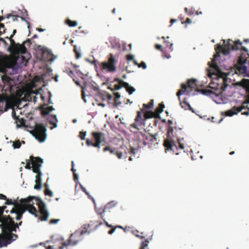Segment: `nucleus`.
<instances>
[{
  "label": "nucleus",
  "mask_w": 249,
  "mask_h": 249,
  "mask_svg": "<svg viewBox=\"0 0 249 249\" xmlns=\"http://www.w3.org/2000/svg\"><path fill=\"white\" fill-rule=\"evenodd\" d=\"M91 135L95 142H93L92 140L87 139L86 142V144L88 146H91L97 148V151L100 152L101 144L106 141L105 134L101 132H92Z\"/></svg>",
  "instance_id": "nucleus-7"
},
{
  "label": "nucleus",
  "mask_w": 249,
  "mask_h": 249,
  "mask_svg": "<svg viewBox=\"0 0 249 249\" xmlns=\"http://www.w3.org/2000/svg\"><path fill=\"white\" fill-rule=\"evenodd\" d=\"M45 190L44 191V194L46 196H52L53 193L52 192L48 189V185L47 183H45Z\"/></svg>",
  "instance_id": "nucleus-37"
},
{
  "label": "nucleus",
  "mask_w": 249,
  "mask_h": 249,
  "mask_svg": "<svg viewBox=\"0 0 249 249\" xmlns=\"http://www.w3.org/2000/svg\"><path fill=\"white\" fill-rule=\"evenodd\" d=\"M122 82H124V81H121L120 83H118V84H115L114 85V89L115 90H119L121 88L124 87V84L122 83Z\"/></svg>",
  "instance_id": "nucleus-45"
},
{
  "label": "nucleus",
  "mask_w": 249,
  "mask_h": 249,
  "mask_svg": "<svg viewBox=\"0 0 249 249\" xmlns=\"http://www.w3.org/2000/svg\"><path fill=\"white\" fill-rule=\"evenodd\" d=\"M145 120L147 119L156 118V114L155 112L152 111H146L143 114Z\"/></svg>",
  "instance_id": "nucleus-28"
},
{
  "label": "nucleus",
  "mask_w": 249,
  "mask_h": 249,
  "mask_svg": "<svg viewBox=\"0 0 249 249\" xmlns=\"http://www.w3.org/2000/svg\"><path fill=\"white\" fill-rule=\"evenodd\" d=\"M135 151H136L135 148L132 147H130V153L134 154L135 153Z\"/></svg>",
  "instance_id": "nucleus-61"
},
{
  "label": "nucleus",
  "mask_w": 249,
  "mask_h": 249,
  "mask_svg": "<svg viewBox=\"0 0 249 249\" xmlns=\"http://www.w3.org/2000/svg\"><path fill=\"white\" fill-rule=\"evenodd\" d=\"M12 116L16 121L19 123V124H18V126H24L25 121L23 118H19L18 117H16V113L14 111L12 112Z\"/></svg>",
  "instance_id": "nucleus-25"
},
{
  "label": "nucleus",
  "mask_w": 249,
  "mask_h": 249,
  "mask_svg": "<svg viewBox=\"0 0 249 249\" xmlns=\"http://www.w3.org/2000/svg\"><path fill=\"white\" fill-rule=\"evenodd\" d=\"M134 56L131 54H128L126 55V59L127 60H133Z\"/></svg>",
  "instance_id": "nucleus-56"
},
{
  "label": "nucleus",
  "mask_w": 249,
  "mask_h": 249,
  "mask_svg": "<svg viewBox=\"0 0 249 249\" xmlns=\"http://www.w3.org/2000/svg\"><path fill=\"white\" fill-rule=\"evenodd\" d=\"M247 104H244V102L242 103V105L241 106L237 107H233V109L234 110H236V112H240L241 111H242L244 109L248 108V106L246 105Z\"/></svg>",
  "instance_id": "nucleus-33"
},
{
  "label": "nucleus",
  "mask_w": 249,
  "mask_h": 249,
  "mask_svg": "<svg viewBox=\"0 0 249 249\" xmlns=\"http://www.w3.org/2000/svg\"><path fill=\"white\" fill-rule=\"evenodd\" d=\"M17 65V62L14 60H9L5 63V67L7 68L14 69Z\"/></svg>",
  "instance_id": "nucleus-27"
},
{
  "label": "nucleus",
  "mask_w": 249,
  "mask_h": 249,
  "mask_svg": "<svg viewBox=\"0 0 249 249\" xmlns=\"http://www.w3.org/2000/svg\"><path fill=\"white\" fill-rule=\"evenodd\" d=\"M109 208V204H107L103 210L102 212H98V213L101 215V217L103 219L104 215H103L106 211Z\"/></svg>",
  "instance_id": "nucleus-40"
},
{
  "label": "nucleus",
  "mask_w": 249,
  "mask_h": 249,
  "mask_svg": "<svg viewBox=\"0 0 249 249\" xmlns=\"http://www.w3.org/2000/svg\"><path fill=\"white\" fill-rule=\"evenodd\" d=\"M225 114L227 116H232L234 114H236L238 113V112H236V110L233 109V107L230 110H228L225 112Z\"/></svg>",
  "instance_id": "nucleus-36"
},
{
  "label": "nucleus",
  "mask_w": 249,
  "mask_h": 249,
  "mask_svg": "<svg viewBox=\"0 0 249 249\" xmlns=\"http://www.w3.org/2000/svg\"><path fill=\"white\" fill-rule=\"evenodd\" d=\"M15 217L10 216L7 223H5L3 226L4 229L3 232L0 233V248L6 247L18 238V235L13 233L19 229V226L22 224V221L16 223L14 221Z\"/></svg>",
  "instance_id": "nucleus-2"
},
{
  "label": "nucleus",
  "mask_w": 249,
  "mask_h": 249,
  "mask_svg": "<svg viewBox=\"0 0 249 249\" xmlns=\"http://www.w3.org/2000/svg\"><path fill=\"white\" fill-rule=\"evenodd\" d=\"M191 22H192V21H191V19H190L189 18H187L185 21H182L181 22L182 24H184V23L190 24Z\"/></svg>",
  "instance_id": "nucleus-59"
},
{
  "label": "nucleus",
  "mask_w": 249,
  "mask_h": 249,
  "mask_svg": "<svg viewBox=\"0 0 249 249\" xmlns=\"http://www.w3.org/2000/svg\"><path fill=\"white\" fill-rule=\"evenodd\" d=\"M138 233L139 231L137 230L133 231V233L136 236L139 237L141 239H144L145 238V236H140V234H139Z\"/></svg>",
  "instance_id": "nucleus-51"
},
{
  "label": "nucleus",
  "mask_w": 249,
  "mask_h": 249,
  "mask_svg": "<svg viewBox=\"0 0 249 249\" xmlns=\"http://www.w3.org/2000/svg\"><path fill=\"white\" fill-rule=\"evenodd\" d=\"M138 67L142 68L143 69H145L146 68V65L144 62L142 61L140 64H139Z\"/></svg>",
  "instance_id": "nucleus-52"
},
{
  "label": "nucleus",
  "mask_w": 249,
  "mask_h": 249,
  "mask_svg": "<svg viewBox=\"0 0 249 249\" xmlns=\"http://www.w3.org/2000/svg\"><path fill=\"white\" fill-rule=\"evenodd\" d=\"M117 228L124 229L121 226H116L113 227L110 230L108 231L109 234H112Z\"/></svg>",
  "instance_id": "nucleus-47"
},
{
  "label": "nucleus",
  "mask_w": 249,
  "mask_h": 249,
  "mask_svg": "<svg viewBox=\"0 0 249 249\" xmlns=\"http://www.w3.org/2000/svg\"><path fill=\"white\" fill-rule=\"evenodd\" d=\"M35 199L36 203L38 206L39 211L41 216L40 219L41 221H46L48 220L49 213L46 208V205L44 202L40 199L35 196H30L26 198L21 199V202L26 203L27 206V211L30 213L34 214L35 216H38V212L36 210V207L34 206L35 203L33 200Z\"/></svg>",
  "instance_id": "nucleus-3"
},
{
  "label": "nucleus",
  "mask_w": 249,
  "mask_h": 249,
  "mask_svg": "<svg viewBox=\"0 0 249 249\" xmlns=\"http://www.w3.org/2000/svg\"><path fill=\"white\" fill-rule=\"evenodd\" d=\"M180 101V105L182 108H184L185 110L187 109H189L190 110H192V107L190 104L187 103L186 101L184 100L182 102L180 101V99H178Z\"/></svg>",
  "instance_id": "nucleus-30"
},
{
  "label": "nucleus",
  "mask_w": 249,
  "mask_h": 249,
  "mask_svg": "<svg viewBox=\"0 0 249 249\" xmlns=\"http://www.w3.org/2000/svg\"><path fill=\"white\" fill-rule=\"evenodd\" d=\"M13 37H10L9 39L10 41V46L9 47V50L10 52L14 54H25L27 50L26 47H25V44H31V41L29 39H27L26 41H24L22 44H19V43H16L14 39H12Z\"/></svg>",
  "instance_id": "nucleus-8"
},
{
  "label": "nucleus",
  "mask_w": 249,
  "mask_h": 249,
  "mask_svg": "<svg viewBox=\"0 0 249 249\" xmlns=\"http://www.w3.org/2000/svg\"><path fill=\"white\" fill-rule=\"evenodd\" d=\"M226 78H223L222 79V84L220 86L219 85L217 84L216 87H213L212 86V85L213 84L210 83L209 85V88L213 90L209 89H202L201 90V92L203 95L209 96L211 97L219 96L220 95L223 94L226 89L228 87L231 89L232 88L230 85L226 83Z\"/></svg>",
  "instance_id": "nucleus-5"
},
{
  "label": "nucleus",
  "mask_w": 249,
  "mask_h": 249,
  "mask_svg": "<svg viewBox=\"0 0 249 249\" xmlns=\"http://www.w3.org/2000/svg\"><path fill=\"white\" fill-rule=\"evenodd\" d=\"M196 81L195 79H190L188 81L187 85L182 84L181 86V89L179 90L177 93V96L178 97V99H180V96L181 94L185 93L187 89H190V90L188 91L190 92L195 89L196 87Z\"/></svg>",
  "instance_id": "nucleus-12"
},
{
  "label": "nucleus",
  "mask_w": 249,
  "mask_h": 249,
  "mask_svg": "<svg viewBox=\"0 0 249 249\" xmlns=\"http://www.w3.org/2000/svg\"><path fill=\"white\" fill-rule=\"evenodd\" d=\"M13 106V102L10 98L5 101V111L11 108Z\"/></svg>",
  "instance_id": "nucleus-31"
},
{
  "label": "nucleus",
  "mask_w": 249,
  "mask_h": 249,
  "mask_svg": "<svg viewBox=\"0 0 249 249\" xmlns=\"http://www.w3.org/2000/svg\"><path fill=\"white\" fill-rule=\"evenodd\" d=\"M48 121L53 125V126L51 127L53 129L56 126V122H57L56 116L55 115H49L47 118Z\"/></svg>",
  "instance_id": "nucleus-24"
},
{
  "label": "nucleus",
  "mask_w": 249,
  "mask_h": 249,
  "mask_svg": "<svg viewBox=\"0 0 249 249\" xmlns=\"http://www.w3.org/2000/svg\"><path fill=\"white\" fill-rule=\"evenodd\" d=\"M9 98H10L9 95H8L6 93H2L1 94H0V103L5 102Z\"/></svg>",
  "instance_id": "nucleus-35"
},
{
  "label": "nucleus",
  "mask_w": 249,
  "mask_h": 249,
  "mask_svg": "<svg viewBox=\"0 0 249 249\" xmlns=\"http://www.w3.org/2000/svg\"><path fill=\"white\" fill-rule=\"evenodd\" d=\"M33 172L35 173L36 174V175H38L39 174V173H42L41 171H40V167H35V166H33Z\"/></svg>",
  "instance_id": "nucleus-46"
},
{
  "label": "nucleus",
  "mask_w": 249,
  "mask_h": 249,
  "mask_svg": "<svg viewBox=\"0 0 249 249\" xmlns=\"http://www.w3.org/2000/svg\"><path fill=\"white\" fill-rule=\"evenodd\" d=\"M6 206H0V228L1 229V232H3L4 229L3 226L5 223H7L10 215L8 214L9 211L6 210Z\"/></svg>",
  "instance_id": "nucleus-13"
},
{
  "label": "nucleus",
  "mask_w": 249,
  "mask_h": 249,
  "mask_svg": "<svg viewBox=\"0 0 249 249\" xmlns=\"http://www.w3.org/2000/svg\"><path fill=\"white\" fill-rule=\"evenodd\" d=\"M107 151H109V152L111 153V154H115V152L116 151L115 150V149H111L109 146H106L104 149H103V151L104 152H106Z\"/></svg>",
  "instance_id": "nucleus-44"
},
{
  "label": "nucleus",
  "mask_w": 249,
  "mask_h": 249,
  "mask_svg": "<svg viewBox=\"0 0 249 249\" xmlns=\"http://www.w3.org/2000/svg\"><path fill=\"white\" fill-rule=\"evenodd\" d=\"M6 201L4 203L5 205H13L14 207H16V204L18 203V202L17 200H13L12 199H9L6 197V199H5Z\"/></svg>",
  "instance_id": "nucleus-32"
},
{
  "label": "nucleus",
  "mask_w": 249,
  "mask_h": 249,
  "mask_svg": "<svg viewBox=\"0 0 249 249\" xmlns=\"http://www.w3.org/2000/svg\"><path fill=\"white\" fill-rule=\"evenodd\" d=\"M31 163L33 166L40 167H41V164L43 163V160L40 157H34L33 156L30 157Z\"/></svg>",
  "instance_id": "nucleus-16"
},
{
  "label": "nucleus",
  "mask_w": 249,
  "mask_h": 249,
  "mask_svg": "<svg viewBox=\"0 0 249 249\" xmlns=\"http://www.w3.org/2000/svg\"><path fill=\"white\" fill-rule=\"evenodd\" d=\"M42 173H39L36 176V184L34 186V189L36 190H40L42 187Z\"/></svg>",
  "instance_id": "nucleus-18"
},
{
  "label": "nucleus",
  "mask_w": 249,
  "mask_h": 249,
  "mask_svg": "<svg viewBox=\"0 0 249 249\" xmlns=\"http://www.w3.org/2000/svg\"><path fill=\"white\" fill-rule=\"evenodd\" d=\"M134 137L140 145H146L149 143L148 141V134L144 130L143 132H134Z\"/></svg>",
  "instance_id": "nucleus-14"
},
{
  "label": "nucleus",
  "mask_w": 249,
  "mask_h": 249,
  "mask_svg": "<svg viewBox=\"0 0 249 249\" xmlns=\"http://www.w3.org/2000/svg\"><path fill=\"white\" fill-rule=\"evenodd\" d=\"M148 243L149 241L147 240V239L143 241L141 244V248L140 249H147Z\"/></svg>",
  "instance_id": "nucleus-41"
},
{
  "label": "nucleus",
  "mask_w": 249,
  "mask_h": 249,
  "mask_svg": "<svg viewBox=\"0 0 249 249\" xmlns=\"http://www.w3.org/2000/svg\"><path fill=\"white\" fill-rule=\"evenodd\" d=\"M52 241L54 242V243H57L58 245V249H62V238L60 237L59 238H56L53 237L52 239Z\"/></svg>",
  "instance_id": "nucleus-29"
},
{
  "label": "nucleus",
  "mask_w": 249,
  "mask_h": 249,
  "mask_svg": "<svg viewBox=\"0 0 249 249\" xmlns=\"http://www.w3.org/2000/svg\"><path fill=\"white\" fill-rule=\"evenodd\" d=\"M55 57L52 53L47 49L42 50V60L47 62H52L54 60Z\"/></svg>",
  "instance_id": "nucleus-15"
},
{
  "label": "nucleus",
  "mask_w": 249,
  "mask_h": 249,
  "mask_svg": "<svg viewBox=\"0 0 249 249\" xmlns=\"http://www.w3.org/2000/svg\"><path fill=\"white\" fill-rule=\"evenodd\" d=\"M74 51L75 53L76 58L77 59L81 57V53L77 50L76 46H74Z\"/></svg>",
  "instance_id": "nucleus-49"
},
{
  "label": "nucleus",
  "mask_w": 249,
  "mask_h": 249,
  "mask_svg": "<svg viewBox=\"0 0 249 249\" xmlns=\"http://www.w3.org/2000/svg\"><path fill=\"white\" fill-rule=\"evenodd\" d=\"M75 84L79 86H80L82 88V96L83 99L86 102L85 95L84 92V88L80 85V83L78 81H75Z\"/></svg>",
  "instance_id": "nucleus-43"
},
{
  "label": "nucleus",
  "mask_w": 249,
  "mask_h": 249,
  "mask_svg": "<svg viewBox=\"0 0 249 249\" xmlns=\"http://www.w3.org/2000/svg\"><path fill=\"white\" fill-rule=\"evenodd\" d=\"M122 83L124 84V87L125 88L129 94H131L135 90V89L133 87L129 86L128 83L125 82H122Z\"/></svg>",
  "instance_id": "nucleus-26"
},
{
  "label": "nucleus",
  "mask_w": 249,
  "mask_h": 249,
  "mask_svg": "<svg viewBox=\"0 0 249 249\" xmlns=\"http://www.w3.org/2000/svg\"><path fill=\"white\" fill-rule=\"evenodd\" d=\"M223 46L219 44L216 45L215 50L216 53L213 56L212 64L210 67L214 69L218 68L216 59L217 57H220V53L227 55L230 53L231 50H236L240 49L241 53L237 63L235 65V71L236 73L242 75L244 77H249V54L248 49L242 46V43L239 40L233 41L229 39L227 43L225 40H223Z\"/></svg>",
  "instance_id": "nucleus-1"
},
{
  "label": "nucleus",
  "mask_w": 249,
  "mask_h": 249,
  "mask_svg": "<svg viewBox=\"0 0 249 249\" xmlns=\"http://www.w3.org/2000/svg\"><path fill=\"white\" fill-rule=\"evenodd\" d=\"M165 107L164 104L162 103H160L158 107L156 108L154 112L156 114V118L160 117V114L163 111V108Z\"/></svg>",
  "instance_id": "nucleus-22"
},
{
  "label": "nucleus",
  "mask_w": 249,
  "mask_h": 249,
  "mask_svg": "<svg viewBox=\"0 0 249 249\" xmlns=\"http://www.w3.org/2000/svg\"><path fill=\"white\" fill-rule=\"evenodd\" d=\"M163 145L165 148V152L166 150H172L174 146H176L174 142L169 140L166 139L164 141Z\"/></svg>",
  "instance_id": "nucleus-20"
},
{
  "label": "nucleus",
  "mask_w": 249,
  "mask_h": 249,
  "mask_svg": "<svg viewBox=\"0 0 249 249\" xmlns=\"http://www.w3.org/2000/svg\"><path fill=\"white\" fill-rule=\"evenodd\" d=\"M27 211V206L26 203L21 202V199L20 203H17L15 207H13L10 211V213L15 214V219L17 220H20L22 218V215L25 211Z\"/></svg>",
  "instance_id": "nucleus-10"
},
{
  "label": "nucleus",
  "mask_w": 249,
  "mask_h": 249,
  "mask_svg": "<svg viewBox=\"0 0 249 249\" xmlns=\"http://www.w3.org/2000/svg\"><path fill=\"white\" fill-rule=\"evenodd\" d=\"M244 104H249V95L248 96L247 99L244 102Z\"/></svg>",
  "instance_id": "nucleus-64"
},
{
  "label": "nucleus",
  "mask_w": 249,
  "mask_h": 249,
  "mask_svg": "<svg viewBox=\"0 0 249 249\" xmlns=\"http://www.w3.org/2000/svg\"><path fill=\"white\" fill-rule=\"evenodd\" d=\"M117 60L112 53H109L106 61L99 63L100 70L103 72L114 73L117 70L116 64Z\"/></svg>",
  "instance_id": "nucleus-6"
},
{
  "label": "nucleus",
  "mask_w": 249,
  "mask_h": 249,
  "mask_svg": "<svg viewBox=\"0 0 249 249\" xmlns=\"http://www.w3.org/2000/svg\"><path fill=\"white\" fill-rule=\"evenodd\" d=\"M185 11L189 15L193 14V12H192V10L189 9L188 8H185Z\"/></svg>",
  "instance_id": "nucleus-57"
},
{
  "label": "nucleus",
  "mask_w": 249,
  "mask_h": 249,
  "mask_svg": "<svg viewBox=\"0 0 249 249\" xmlns=\"http://www.w3.org/2000/svg\"><path fill=\"white\" fill-rule=\"evenodd\" d=\"M54 108L52 106L47 107H42L41 108V114L43 116L47 115Z\"/></svg>",
  "instance_id": "nucleus-23"
},
{
  "label": "nucleus",
  "mask_w": 249,
  "mask_h": 249,
  "mask_svg": "<svg viewBox=\"0 0 249 249\" xmlns=\"http://www.w3.org/2000/svg\"><path fill=\"white\" fill-rule=\"evenodd\" d=\"M153 107V100H151L147 104H143V110L145 109H150L152 108Z\"/></svg>",
  "instance_id": "nucleus-38"
},
{
  "label": "nucleus",
  "mask_w": 249,
  "mask_h": 249,
  "mask_svg": "<svg viewBox=\"0 0 249 249\" xmlns=\"http://www.w3.org/2000/svg\"><path fill=\"white\" fill-rule=\"evenodd\" d=\"M80 186H81L82 190L83 192H84L86 195H87L88 196L89 198H91L92 200V201L94 202V198L89 195V193L87 191L86 189L84 187H83L81 185H80Z\"/></svg>",
  "instance_id": "nucleus-48"
},
{
  "label": "nucleus",
  "mask_w": 249,
  "mask_h": 249,
  "mask_svg": "<svg viewBox=\"0 0 249 249\" xmlns=\"http://www.w3.org/2000/svg\"><path fill=\"white\" fill-rule=\"evenodd\" d=\"M65 23L70 27H75L77 25V22L76 21H72L70 19H67L65 20Z\"/></svg>",
  "instance_id": "nucleus-34"
},
{
  "label": "nucleus",
  "mask_w": 249,
  "mask_h": 249,
  "mask_svg": "<svg viewBox=\"0 0 249 249\" xmlns=\"http://www.w3.org/2000/svg\"><path fill=\"white\" fill-rule=\"evenodd\" d=\"M102 224L103 223L101 222L99 223L94 225V222L90 221V222L88 224H86L83 225L81 229L77 230L75 232L71 235L68 240V243L65 242H63V247L64 246L67 247L68 245H76L79 241L82 240V235L84 234L87 232L88 233H90L92 231L97 229L99 226Z\"/></svg>",
  "instance_id": "nucleus-4"
},
{
  "label": "nucleus",
  "mask_w": 249,
  "mask_h": 249,
  "mask_svg": "<svg viewBox=\"0 0 249 249\" xmlns=\"http://www.w3.org/2000/svg\"><path fill=\"white\" fill-rule=\"evenodd\" d=\"M115 155L117 156L119 159L122 158V153L118 151H116Z\"/></svg>",
  "instance_id": "nucleus-54"
},
{
  "label": "nucleus",
  "mask_w": 249,
  "mask_h": 249,
  "mask_svg": "<svg viewBox=\"0 0 249 249\" xmlns=\"http://www.w3.org/2000/svg\"><path fill=\"white\" fill-rule=\"evenodd\" d=\"M143 108L141 109V111H137V116L135 119V122L130 124V127L136 130H139V126H144L145 125V119L144 117Z\"/></svg>",
  "instance_id": "nucleus-11"
},
{
  "label": "nucleus",
  "mask_w": 249,
  "mask_h": 249,
  "mask_svg": "<svg viewBox=\"0 0 249 249\" xmlns=\"http://www.w3.org/2000/svg\"><path fill=\"white\" fill-rule=\"evenodd\" d=\"M13 146L14 148H19L21 146V142L19 140L13 142Z\"/></svg>",
  "instance_id": "nucleus-42"
},
{
  "label": "nucleus",
  "mask_w": 249,
  "mask_h": 249,
  "mask_svg": "<svg viewBox=\"0 0 249 249\" xmlns=\"http://www.w3.org/2000/svg\"><path fill=\"white\" fill-rule=\"evenodd\" d=\"M60 221V219H51L50 221H49V224H56L57 222L59 221Z\"/></svg>",
  "instance_id": "nucleus-53"
},
{
  "label": "nucleus",
  "mask_w": 249,
  "mask_h": 249,
  "mask_svg": "<svg viewBox=\"0 0 249 249\" xmlns=\"http://www.w3.org/2000/svg\"><path fill=\"white\" fill-rule=\"evenodd\" d=\"M46 128L43 124H36L32 131L33 135L39 142H43L46 137Z\"/></svg>",
  "instance_id": "nucleus-9"
},
{
  "label": "nucleus",
  "mask_w": 249,
  "mask_h": 249,
  "mask_svg": "<svg viewBox=\"0 0 249 249\" xmlns=\"http://www.w3.org/2000/svg\"><path fill=\"white\" fill-rule=\"evenodd\" d=\"M164 44L166 46V47L169 48V50L170 51H172L173 50V43H171L170 41L167 40H165L164 41Z\"/></svg>",
  "instance_id": "nucleus-39"
},
{
  "label": "nucleus",
  "mask_w": 249,
  "mask_h": 249,
  "mask_svg": "<svg viewBox=\"0 0 249 249\" xmlns=\"http://www.w3.org/2000/svg\"><path fill=\"white\" fill-rule=\"evenodd\" d=\"M157 134L155 135H151L150 134H148V141L149 142V143L148 144H158L157 139L156 138Z\"/></svg>",
  "instance_id": "nucleus-21"
},
{
  "label": "nucleus",
  "mask_w": 249,
  "mask_h": 249,
  "mask_svg": "<svg viewBox=\"0 0 249 249\" xmlns=\"http://www.w3.org/2000/svg\"><path fill=\"white\" fill-rule=\"evenodd\" d=\"M114 96L116 99H118L120 97V94L118 92H116L114 93Z\"/></svg>",
  "instance_id": "nucleus-63"
},
{
  "label": "nucleus",
  "mask_w": 249,
  "mask_h": 249,
  "mask_svg": "<svg viewBox=\"0 0 249 249\" xmlns=\"http://www.w3.org/2000/svg\"><path fill=\"white\" fill-rule=\"evenodd\" d=\"M31 163L29 161H27L26 165H25V168L27 169H31Z\"/></svg>",
  "instance_id": "nucleus-58"
},
{
  "label": "nucleus",
  "mask_w": 249,
  "mask_h": 249,
  "mask_svg": "<svg viewBox=\"0 0 249 249\" xmlns=\"http://www.w3.org/2000/svg\"><path fill=\"white\" fill-rule=\"evenodd\" d=\"M68 66H66L65 72L68 73V74L71 78L73 79V77L75 76L72 70V68H76L77 66L76 65H73L72 63L71 64H66Z\"/></svg>",
  "instance_id": "nucleus-17"
},
{
  "label": "nucleus",
  "mask_w": 249,
  "mask_h": 249,
  "mask_svg": "<svg viewBox=\"0 0 249 249\" xmlns=\"http://www.w3.org/2000/svg\"><path fill=\"white\" fill-rule=\"evenodd\" d=\"M86 135V132L81 131L79 134V137L82 140L85 139V136Z\"/></svg>",
  "instance_id": "nucleus-50"
},
{
  "label": "nucleus",
  "mask_w": 249,
  "mask_h": 249,
  "mask_svg": "<svg viewBox=\"0 0 249 249\" xmlns=\"http://www.w3.org/2000/svg\"><path fill=\"white\" fill-rule=\"evenodd\" d=\"M155 47L157 50H160L161 52H163V50H162V46L161 45L157 44L155 45Z\"/></svg>",
  "instance_id": "nucleus-55"
},
{
  "label": "nucleus",
  "mask_w": 249,
  "mask_h": 249,
  "mask_svg": "<svg viewBox=\"0 0 249 249\" xmlns=\"http://www.w3.org/2000/svg\"><path fill=\"white\" fill-rule=\"evenodd\" d=\"M0 199L3 200L6 199V196L2 194H0Z\"/></svg>",
  "instance_id": "nucleus-62"
},
{
  "label": "nucleus",
  "mask_w": 249,
  "mask_h": 249,
  "mask_svg": "<svg viewBox=\"0 0 249 249\" xmlns=\"http://www.w3.org/2000/svg\"><path fill=\"white\" fill-rule=\"evenodd\" d=\"M2 81L5 86H8L7 88L10 89L11 88L12 79L7 75H4L1 77Z\"/></svg>",
  "instance_id": "nucleus-19"
},
{
  "label": "nucleus",
  "mask_w": 249,
  "mask_h": 249,
  "mask_svg": "<svg viewBox=\"0 0 249 249\" xmlns=\"http://www.w3.org/2000/svg\"><path fill=\"white\" fill-rule=\"evenodd\" d=\"M76 170L74 169L73 168L72 169V171L73 173V177H74V180H75L76 179H77V175L75 173V172Z\"/></svg>",
  "instance_id": "nucleus-60"
}]
</instances>
